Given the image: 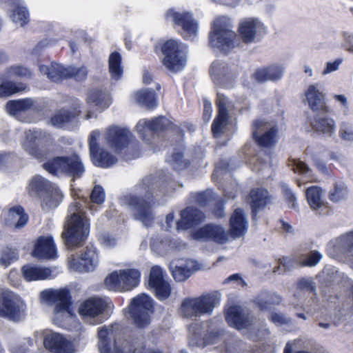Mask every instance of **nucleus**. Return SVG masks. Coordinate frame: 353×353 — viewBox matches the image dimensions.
Here are the masks:
<instances>
[{
    "label": "nucleus",
    "mask_w": 353,
    "mask_h": 353,
    "mask_svg": "<svg viewBox=\"0 0 353 353\" xmlns=\"http://www.w3.org/2000/svg\"><path fill=\"white\" fill-rule=\"evenodd\" d=\"M52 142V137L46 132L29 130L26 132L23 147L26 152L39 161H46L43 164V168L50 174H65L74 179L80 178L85 172V168L77 154L51 158L52 152L49 150L38 148L39 145L50 144Z\"/></svg>",
    "instance_id": "nucleus-1"
},
{
    "label": "nucleus",
    "mask_w": 353,
    "mask_h": 353,
    "mask_svg": "<svg viewBox=\"0 0 353 353\" xmlns=\"http://www.w3.org/2000/svg\"><path fill=\"white\" fill-rule=\"evenodd\" d=\"M105 199V194L103 188L95 185L90 194L92 203H87L86 200L81 199L72 203L68 210L67 221L62 238L68 248L81 246L88 238L90 233V223L85 216L84 208L96 211L94 204H102Z\"/></svg>",
    "instance_id": "nucleus-2"
},
{
    "label": "nucleus",
    "mask_w": 353,
    "mask_h": 353,
    "mask_svg": "<svg viewBox=\"0 0 353 353\" xmlns=\"http://www.w3.org/2000/svg\"><path fill=\"white\" fill-rule=\"evenodd\" d=\"M100 353H132V330L114 323L98 328Z\"/></svg>",
    "instance_id": "nucleus-3"
},
{
    "label": "nucleus",
    "mask_w": 353,
    "mask_h": 353,
    "mask_svg": "<svg viewBox=\"0 0 353 353\" xmlns=\"http://www.w3.org/2000/svg\"><path fill=\"white\" fill-rule=\"evenodd\" d=\"M42 301L54 305L53 314L56 323L60 324L64 319L72 316L69 291L66 289H47L40 293Z\"/></svg>",
    "instance_id": "nucleus-4"
},
{
    "label": "nucleus",
    "mask_w": 353,
    "mask_h": 353,
    "mask_svg": "<svg viewBox=\"0 0 353 353\" xmlns=\"http://www.w3.org/2000/svg\"><path fill=\"white\" fill-rule=\"evenodd\" d=\"M136 130L143 140L149 141V136L159 137L168 131L183 132L179 126L164 115L154 117L150 119H142L136 126Z\"/></svg>",
    "instance_id": "nucleus-5"
},
{
    "label": "nucleus",
    "mask_w": 353,
    "mask_h": 353,
    "mask_svg": "<svg viewBox=\"0 0 353 353\" xmlns=\"http://www.w3.org/2000/svg\"><path fill=\"white\" fill-rule=\"evenodd\" d=\"M219 299L211 294H203L195 298H185L179 307V312L183 317L192 318L205 314H210Z\"/></svg>",
    "instance_id": "nucleus-6"
},
{
    "label": "nucleus",
    "mask_w": 353,
    "mask_h": 353,
    "mask_svg": "<svg viewBox=\"0 0 353 353\" xmlns=\"http://www.w3.org/2000/svg\"><path fill=\"white\" fill-rule=\"evenodd\" d=\"M163 64L172 72L181 70L186 64L188 47L176 40L168 39L161 46Z\"/></svg>",
    "instance_id": "nucleus-7"
},
{
    "label": "nucleus",
    "mask_w": 353,
    "mask_h": 353,
    "mask_svg": "<svg viewBox=\"0 0 353 353\" xmlns=\"http://www.w3.org/2000/svg\"><path fill=\"white\" fill-rule=\"evenodd\" d=\"M252 138L255 144L262 150H272L279 141V129L276 125L265 119H258L251 125Z\"/></svg>",
    "instance_id": "nucleus-8"
},
{
    "label": "nucleus",
    "mask_w": 353,
    "mask_h": 353,
    "mask_svg": "<svg viewBox=\"0 0 353 353\" xmlns=\"http://www.w3.org/2000/svg\"><path fill=\"white\" fill-rule=\"evenodd\" d=\"M26 305L22 299L11 291L3 292L0 296V317L13 321L24 316Z\"/></svg>",
    "instance_id": "nucleus-9"
},
{
    "label": "nucleus",
    "mask_w": 353,
    "mask_h": 353,
    "mask_svg": "<svg viewBox=\"0 0 353 353\" xmlns=\"http://www.w3.org/2000/svg\"><path fill=\"white\" fill-rule=\"evenodd\" d=\"M112 303L108 299L90 298L83 302L79 307V313L90 325L102 323V314L111 307Z\"/></svg>",
    "instance_id": "nucleus-10"
},
{
    "label": "nucleus",
    "mask_w": 353,
    "mask_h": 353,
    "mask_svg": "<svg viewBox=\"0 0 353 353\" xmlns=\"http://www.w3.org/2000/svg\"><path fill=\"white\" fill-rule=\"evenodd\" d=\"M154 312V301L142 293L134 297V324L139 328H146L151 323Z\"/></svg>",
    "instance_id": "nucleus-11"
},
{
    "label": "nucleus",
    "mask_w": 353,
    "mask_h": 353,
    "mask_svg": "<svg viewBox=\"0 0 353 353\" xmlns=\"http://www.w3.org/2000/svg\"><path fill=\"white\" fill-rule=\"evenodd\" d=\"M235 32L220 22L214 23L209 32V44L223 52H229L234 47Z\"/></svg>",
    "instance_id": "nucleus-12"
},
{
    "label": "nucleus",
    "mask_w": 353,
    "mask_h": 353,
    "mask_svg": "<svg viewBox=\"0 0 353 353\" xmlns=\"http://www.w3.org/2000/svg\"><path fill=\"white\" fill-rule=\"evenodd\" d=\"M106 145L116 153L123 152L131 141V132L129 128L120 125L108 127L103 134Z\"/></svg>",
    "instance_id": "nucleus-13"
},
{
    "label": "nucleus",
    "mask_w": 353,
    "mask_h": 353,
    "mask_svg": "<svg viewBox=\"0 0 353 353\" xmlns=\"http://www.w3.org/2000/svg\"><path fill=\"white\" fill-rule=\"evenodd\" d=\"M146 288L152 290L159 301H165L170 296L171 285L165 279V272L160 266L154 265L150 269Z\"/></svg>",
    "instance_id": "nucleus-14"
},
{
    "label": "nucleus",
    "mask_w": 353,
    "mask_h": 353,
    "mask_svg": "<svg viewBox=\"0 0 353 353\" xmlns=\"http://www.w3.org/2000/svg\"><path fill=\"white\" fill-rule=\"evenodd\" d=\"M166 21H172L174 26L181 27L185 32V39L196 34L198 24L188 12H179L174 8H169L164 14Z\"/></svg>",
    "instance_id": "nucleus-15"
},
{
    "label": "nucleus",
    "mask_w": 353,
    "mask_h": 353,
    "mask_svg": "<svg viewBox=\"0 0 353 353\" xmlns=\"http://www.w3.org/2000/svg\"><path fill=\"white\" fill-rule=\"evenodd\" d=\"M100 137L99 130L92 131L89 138V148L93 163L98 167L109 168L115 164L117 159L108 151L99 149L98 139Z\"/></svg>",
    "instance_id": "nucleus-16"
},
{
    "label": "nucleus",
    "mask_w": 353,
    "mask_h": 353,
    "mask_svg": "<svg viewBox=\"0 0 353 353\" xmlns=\"http://www.w3.org/2000/svg\"><path fill=\"white\" fill-rule=\"evenodd\" d=\"M99 264V256L95 248L86 247L79 258L72 257L69 261L71 271L89 272L94 271Z\"/></svg>",
    "instance_id": "nucleus-17"
},
{
    "label": "nucleus",
    "mask_w": 353,
    "mask_h": 353,
    "mask_svg": "<svg viewBox=\"0 0 353 353\" xmlns=\"http://www.w3.org/2000/svg\"><path fill=\"white\" fill-rule=\"evenodd\" d=\"M228 100L221 93L216 94L215 105L217 113L212 121L211 130L214 137H219L224 133V130L229 123L230 115L228 110Z\"/></svg>",
    "instance_id": "nucleus-18"
},
{
    "label": "nucleus",
    "mask_w": 353,
    "mask_h": 353,
    "mask_svg": "<svg viewBox=\"0 0 353 353\" xmlns=\"http://www.w3.org/2000/svg\"><path fill=\"white\" fill-rule=\"evenodd\" d=\"M323 190L321 187L313 185L305 190V197L310 208L320 216H328L332 213L330 204L322 199Z\"/></svg>",
    "instance_id": "nucleus-19"
},
{
    "label": "nucleus",
    "mask_w": 353,
    "mask_h": 353,
    "mask_svg": "<svg viewBox=\"0 0 353 353\" xmlns=\"http://www.w3.org/2000/svg\"><path fill=\"white\" fill-rule=\"evenodd\" d=\"M147 199L134 195V209L136 211L135 219L140 221L145 226L150 227L154 221L152 210L154 204V196L150 192L146 195Z\"/></svg>",
    "instance_id": "nucleus-20"
},
{
    "label": "nucleus",
    "mask_w": 353,
    "mask_h": 353,
    "mask_svg": "<svg viewBox=\"0 0 353 353\" xmlns=\"http://www.w3.org/2000/svg\"><path fill=\"white\" fill-rule=\"evenodd\" d=\"M132 270H121L110 274L105 279V285L110 290L128 291L132 288Z\"/></svg>",
    "instance_id": "nucleus-21"
},
{
    "label": "nucleus",
    "mask_w": 353,
    "mask_h": 353,
    "mask_svg": "<svg viewBox=\"0 0 353 353\" xmlns=\"http://www.w3.org/2000/svg\"><path fill=\"white\" fill-rule=\"evenodd\" d=\"M192 236L195 240H211L218 243H224L228 236L221 225L208 223L194 230Z\"/></svg>",
    "instance_id": "nucleus-22"
},
{
    "label": "nucleus",
    "mask_w": 353,
    "mask_h": 353,
    "mask_svg": "<svg viewBox=\"0 0 353 353\" xmlns=\"http://www.w3.org/2000/svg\"><path fill=\"white\" fill-rule=\"evenodd\" d=\"M248 199L250 205L252 219L256 220L259 212L271 202L272 196L266 189L254 188L250 190Z\"/></svg>",
    "instance_id": "nucleus-23"
},
{
    "label": "nucleus",
    "mask_w": 353,
    "mask_h": 353,
    "mask_svg": "<svg viewBox=\"0 0 353 353\" xmlns=\"http://www.w3.org/2000/svg\"><path fill=\"white\" fill-rule=\"evenodd\" d=\"M46 349L54 353H74V345L63 335L57 332H49L44 338Z\"/></svg>",
    "instance_id": "nucleus-24"
},
{
    "label": "nucleus",
    "mask_w": 353,
    "mask_h": 353,
    "mask_svg": "<svg viewBox=\"0 0 353 353\" xmlns=\"http://www.w3.org/2000/svg\"><path fill=\"white\" fill-rule=\"evenodd\" d=\"M263 29V25L256 19L248 18L239 23L237 31L242 41L248 44L255 42Z\"/></svg>",
    "instance_id": "nucleus-25"
},
{
    "label": "nucleus",
    "mask_w": 353,
    "mask_h": 353,
    "mask_svg": "<svg viewBox=\"0 0 353 353\" xmlns=\"http://www.w3.org/2000/svg\"><path fill=\"white\" fill-rule=\"evenodd\" d=\"M205 218V214L194 207H187L181 212V219L176 223L177 229L188 230L201 223Z\"/></svg>",
    "instance_id": "nucleus-26"
},
{
    "label": "nucleus",
    "mask_w": 353,
    "mask_h": 353,
    "mask_svg": "<svg viewBox=\"0 0 353 353\" xmlns=\"http://www.w3.org/2000/svg\"><path fill=\"white\" fill-rule=\"evenodd\" d=\"M32 256L38 259H53L57 257V250L51 236H41L37 239Z\"/></svg>",
    "instance_id": "nucleus-27"
},
{
    "label": "nucleus",
    "mask_w": 353,
    "mask_h": 353,
    "mask_svg": "<svg viewBox=\"0 0 353 353\" xmlns=\"http://www.w3.org/2000/svg\"><path fill=\"white\" fill-rule=\"evenodd\" d=\"M134 100L137 105L147 111H153L159 105L157 92L152 88H141L134 93Z\"/></svg>",
    "instance_id": "nucleus-28"
},
{
    "label": "nucleus",
    "mask_w": 353,
    "mask_h": 353,
    "mask_svg": "<svg viewBox=\"0 0 353 353\" xmlns=\"http://www.w3.org/2000/svg\"><path fill=\"white\" fill-rule=\"evenodd\" d=\"M310 108L315 111H322L325 113L330 112V108L326 105L325 96L316 85H310L305 93Z\"/></svg>",
    "instance_id": "nucleus-29"
},
{
    "label": "nucleus",
    "mask_w": 353,
    "mask_h": 353,
    "mask_svg": "<svg viewBox=\"0 0 353 353\" xmlns=\"http://www.w3.org/2000/svg\"><path fill=\"white\" fill-rule=\"evenodd\" d=\"M225 321L228 324L237 330L246 328L250 325L248 315L245 314L239 305H231L225 312Z\"/></svg>",
    "instance_id": "nucleus-30"
},
{
    "label": "nucleus",
    "mask_w": 353,
    "mask_h": 353,
    "mask_svg": "<svg viewBox=\"0 0 353 353\" xmlns=\"http://www.w3.org/2000/svg\"><path fill=\"white\" fill-rule=\"evenodd\" d=\"M281 302V298L276 293L269 290H261L252 300L254 305L261 311L270 310Z\"/></svg>",
    "instance_id": "nucleus-31"
},
{
    "label": "nucleus",
    "mask_w": 353,
    "mask_h": 353,
    "mask_svg": "<svg viewBox=\"0 0 353 353\" xmlns=\"http://www.w3.org/2000/svg\"><path fill=\"white\" fill-rule=\"evenodd\" d=\"M248 230V222L243 209L236 208L230 219V234L234 237L243 236Z\"/></svg>",
    "instance_id": "nucleus-32"
},
{
    "label": "nucleus",
    "mask_w": 353,
    "mask_h": 353,
    "mask_svg": "<svg viewBox=\"0 0 353 353\" xmlns=\"http://www.w3.org/2000/svg\"><path fill=\"white\" fill-rule=\"evenodd\" d=\"M7 4L8 6L15 7L10 16L12 21L23 26L29 21V14L21 0H0V4Z\"/></svg>",
    "instance_id": "nucleus-33"
},
{
    "label": "nucleus",
    "mask_w": 353,
    "mask_h": 353,
    "mask_svg": "<svg viewBox=\"0 0 353 353\" xmlns=\"http://www.w3.org/2000/svg\"><path fill=\"white\" fill-rule=\"evenodd\" d=\"M55 185L48 181L40 175L33 176L29 181L27 190L32 196H37L39 199L45 194H47Z\"/></svg>",
    "instance_id": "nucleus-34"
},
{
    "label": "nucleus",
    "mask_w": 353,
    "mask_h": 353,
    "mask_svg": "<svg viewBox=\"0 0 353 353\" xmlns=\"http://www.w3.org/2000/svg\"><path fill=\"white\" fill-rule=\"evenodd\" d=\"M22 273L28 281L50 279L54 276L51 269L34 265H24Z\"/></svg>",
    "instance_id": "nucleus-35"
},
{
    "label": "nucleus",
    "mask_w": 353,
    "mask_h": 353,
    "mask_svg": "<svg viewBox=\"0 0 353 353\" xmlns=\"http://www.w3.org/2000/svg\"><path fill=\"white\" fill-rule=\"evenodd\" d=\"M74 105L75 107L72 108V110L63 108L54 114L51 118V124L56 128H63L65 124L69 123L80 112V110H78L79 104L77 101H74Z\"/></svg>",
    "instance_id": "nucleus-36"
},
{
    "label": "nucleus",
    "mask_w": 353,
    "mask_h": 353,
    "mask_svg": "<svg viewBox=\"0 0 353 353\" xmlns=\"http://www.w3.org/2000/svg\"><path fill=\"white\" fill-rule=\"evenodd\" d=\"M283 75L282 68L276 65H270L263 68L257 69L254 74V79L259 82H265L266 81H277Z\"/></svg>",
    "instance_id": "nucleus-37"
},
{
    "label": "nucleus",
    "mask_w": 353,
    "mask_h": 353,
    "mask_svg": "<svg viewBox=\"0 0 353 353\" xmlns=\"http://www.w3.org/2000/svg\"><path fill=\"white\" fill-rule=\"evenodd\" d=\"M41 73L47 75L54 82H59L66 79V67L57 63H51L50 65H39Z\"/></svg>",
    "instance_id": "nucleus-38"
},
{
    "label": "nucleus",
    "mask_w": 353,
    "mask_h": 353,
    "mask_svg": "<svg viewBox=\"0 0 353 353\" xmlns=\"http://www.w3.org/2000/svg\"><path fill=\"white\" fill-rule=\"evenodd\" d=\"M62 193L54 185L47 194H43L39 199L41 205L44 210H49L57 208L62 200Z\"/></svg>",
    "instance_id": "nucleus-39"
},
{
    "label": "nucleus",
    "mask_w": 353,
    "mask_h": 353,
    "mask_svg": "<svg viewBox=\"0 0 353 353\" xmlns=\"http://www.w3.org/2000/svg\"><path fill=\"white\" fill-rule=\"evenodd\" d=\"M210 74L216 83L225 88V80L230 78L227 63L219 61L213 62L210 69Z\"/></svg>",
    "instance_id": "nucleus-40"
},
{
    "label": "nucleus",
    "mask_w": 353,
    "mask_h": 353,
    "mask_svg": "<svg viewBox=\"0 0 353 353\" xmlns=\"http://www.w3.org/2000/svg\"><path fill=\"white\" fill-rule=\"evenodd\" d=\"M349 195L347 185L342 181H337L333 183L328 192L327 197L334 203H339L346 200Z\"/></svg>",
    "instance_id": "nucleus-41"
},
{
    "label": "nucleus",
    "mask_w": 353,
    "mask_h": 353,
    "mask_svg": "<svg viewBox=\"0 0 353 353\" xmlns=\"http://www.w3.org/2000/svg\"><path fill=\"white\" fill-rule=\"evenodd\" d=\"M90 105L97 106L101 110L108 108L111 103V98L107 93L101 91H91L87 98Z\"/></svg>",
    "instance_id": "nucleus-42"
},
{
    "label": "nucleus",
    "mask_w": 353,
    "mask_h": 353,
    "mask_svg": "<svg viewBox=\"0 0 353 353\" xmlns=\"http://www.w3.org/2000/svg\"><path fill=\"white\" fill-rule=\"evenodd\" d=\"M7 222L10 225L14 224L15 228H21L26 225L28 215L21 206H15L9 210Z\"/></svg>",
    "instance_id": "nucleus-43"
},
{
    "label": "nucleus",
    "mask_w": 353,
    "mask_h": 353,
    "mask_svg": "<svg viewBox=\"0 0 353 353\" xmlns=\"http://www.w3.org/2000/svg\"><path fill=\"white\" fill-rule=\"evenodd\" d=\"M33 105L34 102L31 99L10 101L6 104V110L10 115L17 116L30 110Z\"/></svg>",
    "instance_id": "nucleus-44"
},
{
    "label": "nucleus",
    "mask_w": 353,
    "mask_h": 353,
    "mask_svg": "<svg viewBox=\"0 0 353 353\" xmlns=\"http://www.w3.org/2000/svg\"><path fill=\"white\" fill-rule=\"evenodd\" d=\"M26 89V85L24 83H14L0 77V97L10 96Z\"/></svg>",
    "instance_id": "nucleus-45"
},
{
    "label": "nucleus",
    "mask_w": 353,
    "mask_h": 353,
    "mask_svg": "<svg viewBox=\"0 0 353 353\" xmlns=\"http://www.w3.org/2000/svg\"><path fill=\"white\" fill-rule=\"evenodd\" d=\"M313 128L316 132L332 136L335 131V122L332 119L328 117L316 119Z\"/></svg>",
    "instance_id": "nucleus-46"
},
{
    "label": "nucleus",
    "mask_w": 353,
    "mask_h": 353,
    "mask_svg": "<svg viewBox=\"0 0 353 353\" xmlns=\"http://www.w3.org/2000/svg\"><path fill=\"white\" fill-rule=\"evenodd\" d=\"M109 70L112 78L119 79L123 73V69L121 65V57L118 52H112L109 57Z\"/></svg>",
    "instance_id": "nucleus-47"
},
{
    "label": "nucleus",
    "mask_w": 353,
    "mask_h": 353,
    "mask_svg": "<svg viewBox=\"0 0 353 353\" xmlns=\"http://www.w3.org/2000/svg\"><path fill=\"white\" fill-rule=\"evenodd\" d=\"M171 274L175 281L183 282L190 278L192 275V270L187 266H170Z\"/></svg>",
    "instance_id": "nucleus-48"
},
{
    "label": "nucleus",
    "mask_w": 353,
    "mask_h": 353,
    "mask_svg": "<svg viewBox=\"0 0 353 353\" xmlns=\"http://www.w3.org/2000/svg\"><path fill=\"white\" fill-rule=\"evenodd\" d=\"M88 75V69L85 66L66 67V79L74 78L77 81H84Z\"/></svg>",
    "instance_id": "nucleus-49"
},
{
    "label": "nucleus",
    "mask_w": 353,
    "mask_h": 353,
    "mask_svg": "<svg viewBox=\"0 0 353 353\" xmlns=\"http://www.w3.org/2000/svg\"><path fill=\"white\" fill-rule=\"evenodd\" d=\"M191 198L200 207H205L213 198V193L210 190L191 193Z\"/></svg>",
    "instance_id": "nucleus-50"
},
{
    "label": "nucleus",
    "mask_w": 353,
    "mask_h": 353,
    "mask_svg": "<svg viewBox=\"0 0 353 353\" xmlns=\"http://www.w3.org/2000/svg\"><path fill=\"white\" fill-rule=\"evenodd\" d=\"M172 166L174 170L180 171L189 167L190 163L183 159V154L181 152H174L172 155Z\"/></svg>",
    "instance_id": "nucleus-51"
},
{
    "label": "nucleus",
    "mask_w": 353,
    "mask_h": 353,
    "mask_svg": "<svg viewBox=\"0 0 353 353\" xmlns=\"http://www.w3.org/2000/svg\"><path fill=\"white\" fill-rule=\"evenodd\" d=\"M31 76L32 72L28 68L20 65L12 66L7 71V77L9 78L14 77L30 78Z\"/></svg>",
    "instance_id": "nucleus-52"
},
{
    "label": "nucleus",
    "mask_w": 353,
    "mask_h": 353,
    "mask_svg": "<svg viewBox=\"0 0 353 353\" xmlns=\"http://www.w3.org/2000/svg\"><path fill=\"white\" fill-rule=\"evenodd\" d=\"M322 259V254L316 251H311L306 258L300 262L301 267H314L317 265Z\"/></svg>",
    "instance_id": "nucleus-53"
},
{
    "label": "nucleus",
    "mask_w": 353,
    "mask_h": 353,
    "mask_svg": "<svg viewBox=\"0 0 353 353\" xmlns=\"http://www.w3.org/2000/svg\"><path fill=\"white\" fill-rule=\"evenodd\" d=\"M18 257V254L15 250L10 248H6L3 250L1 257L0 259L1 264L4 266H8L11 262L16 261Z\"/></svg>",
    "instance_id": "nucleus-54"
},
{
    "label": "nucleus",
    "mask_w": 353,
    "mask_h": 353,
    "mask_svg": "<svg viewBox=\"0 0 353 353\" xmlns=\"http://www.w3.org/2000/svg\"><path fill=\"white\" fill-rule=\"evenodd\" d=\"M293 170L295 173L305 175L306 176H310L312 174V170L307 165L300 160L294 161Z\"/></svg>",
    "instance_id": "nucleus-55"
},
{
    "label": "nucleus",
    "mask_w": 353,
    "mask_h": 353,
    "mask_svg": "<svg viewBox=\"0 0 353 353\" xmlns=\"http://www.w3.org/2000/svg\"><path fill=\"white\" fill-rule=\"evenodd\" d=\"M283 193L286 203L292 208L296 207V197L292 190L286 185L282 186Z\"/></svg>",
    "instance_id": "nucleus-56"
},
{
    "label": "nucleus",
    "mask_w": 353,
    "mask_h": 353,
    "mask_svg": "<svg viewBox=\"0 0 353 353\" xmlns=\"http://www.w3.org/2000/svg\"><path fill=\"white\" fill-rule=\"evenodd\" d=\"M339 241L345 249L351 251L353 249V230L341 236Z\"/></svg>",
    "instance_id": "nucleus-57"
},
{
    "label": "nucleus",
    "mask_w": 353,
    "mask_h": 353,
    "mask_svg": "<svg viewBox=\"0 0 353 353\" xmlns=\"http://www.w3.org/2000/svg\"><path fill=\"white\" fill-rule=\"evenodd\" d=\"M297 288L301 290H306L313 294L316 291L314 283L305 279H301L298 281Z\"/></svg>",
    "instance_id": "nucleus-58"
},
{
    "label": "nucleus",
    "mask_w": 353,
    "mask_h": 353,
    "mask_svg": "<svg viewBox=\"0 0 353 353\" xmlns=\"http://www.w3.org/2000/svg\"><path fill=\"white\" fill-rule=\"evenodd\" d=\"M225 201L223 199H219L214 204L213 214L216 218H222L225 215L224 206Z\"/></svg>",
    "instance_id": "nucleus-59"
},
{
    "label": "nucleus",
    "mask_w": 353,
    "mask_h": 353,
    "mask_svg": "<svg viewBox=\"0 0 353 353\" xmlns=\"http://www.w3.org/2000/svg\"><path fill=\"white\" fill-rule=\"evenodd\" d=\"M232 281H234L238 286L244 288L247 285V283L244 281V279L240 276V274L236 273L229 276L224 281V283H228Z\"/></svg>",
    "instance_id": "nucleus-60"
},
{
    "label": "nucleus",
    "mask_w": 353,
    "mask_h": 353,
    "mask_svg": "<svg viewBox=\"0 0 353 353\" xmlns=\"http://www.w3.org/2000/svg\"><path fill=\"white\" fill-rule=\"evenodd\" d=\"M269 320L276 325H285L288 323V321L282 314L276 312H272Z\"/></svg>",
    "instance_id": "nucleus-61"
},
{
    "label": "nucleus",
    "mask_w": 353,
    "mask_h": 353,
    "mask_svg": "<svg viewBox=\"0 0 353 353\" xmlns=\"http://www.w3.org/2000/svg\"><path fill=\"white\" fill-rule=\"evenodd\" d=\"M101 243L106 247H113L117 244V240L114 237L109 235L104 234L101 238Z\"/></svg>",
    "instance_id": "nucleus-62"
},
{
    "label": "nucleus",
    "mask_w": 353,
    "mask_h": 353,
    "mask_svg": "<svg viewBox=\"0 0 353 353\" xmlns=\"http://www.w3.org/2000/svg\"><path fill=\"white\" fill-rule=\"evenodd\" d=\"M119 201L122 205L130 208L132 205V195L131 192L123 194L121 196Z\"/></svg>",
    "instance_id": "nucleus-63"
},
{
    "label": "nucleus",
    "mask_w": 353,
    "mask_h": 353,
    "mask_svg": "<svg viewBox=\"0 0 353 353\" xmlns=\"http://www.w3.org/2000/svg\"><path fill=\"white\" fill-rule=\"evenodd\" d=\"M212 112V104L208 101H204L203 102V119L209 120Z\"/></svg>",
    "instance_id": "nucleus-64"
}]
</instances>
